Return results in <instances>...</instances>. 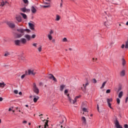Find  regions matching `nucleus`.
<instances>
[{"mask_svg": "<svg viewBox=\"0 0 128 128\" xmlns=\"http://www.w3.org/2000/svg\"><path fill=\"white\" fill-rule=\"evenodd\" d=\"M64 88H66V86L62 84L60 86V92H62L64 90Z\"/></svg>", "mask_w": 128, "mask_h": 128, "instance_id": "nucleus-19", "label": "nucleus"}, {"mask_svg": "<svg viewBox=\"0 0 128 128\" xmlns=\"http://www.w3.org/2000/svg\"><path fill=\"white\" fill-rule=\"evenodd\" d=\"M39 86H44V83H42V82H40Z\"/></svg>", "mask_w": 128, "mask_h": 128, "instance_id": "nucleus-46", "label": "nucleus"}, {"mask_svg": "<svg viewBox=\"0 0 128 128\" xmlns=\"http://www.w3.org/2000/svg\"><path fill=\"white\" fill-rule=\"evenodd\" d=\"M28 26L30 30H34V25L33 24L28 23Z\"/></svg>", "mask_w": 128, "mask_h": 128, "instance_id": "nucleus-9", "label": "nucleus"}, {"mask_svg": "<svg viewBox=\"0 0 128 128\" xmlns=\"http://www.w3.org/2000/svg\"><path fill=\"white\" fill-rule=\"evenodd\" d=\"M98 81H96V78H94L92 80V82L93 84H96Z\"/></svg>", "mask_w": 128, "mask_h": 128, "instance_id": "nucleus-32", "label": "nucleus"}, {"mask_svg": "<svg viewBox=\"0 0 128 128\" xmlns=\"http://www.w3.org/2000/svg\"><path fill=\"white\" fill-rule=\"evenodd\" d=\"M48 120H46V122L44 123V128H46L47 127H48Z\"/></svg>", "mask_w": 128, "mask_h": 128, "instance_id": "nucleus-20", "label": "nucleus"}, {"mask_svg": "<svg viewBox=\"0 0 128 128\" xmlns=\"http://www.w3.org/2000/svg\"><path fill=\"white\" fill-rule=\"evenodd\" d=\"M4 98H2L0 97V102H2Z\"/></svg>", "mask_w": 128, "mask_h": 128, "instance_id": "nucleus-56", "label": "nucleus"}, {"mask_svg": "<svg viewBox=\"0 0 128 128\" xmlns=\"http://www.w3.org/2000/svg\"><path fill=\"white\" fill-rule=\"evenodd\" d=\"M126 60H124V58H122V66H124V64H126Z\"/></svg>", "mask_w": 128, "mask_h": 128, "instance_id": "nucleus-27", "label": "nucleus"}, {"mask_svg": "<svg viewBox=\"0 0 128 128\" xmlns=\"http://www.w3.org/2000/svg\"><path fill=\"white\" fill-rule=\"evenodd\" d=\"M54 34V31L52 30H50L49 34H50V36H51V34Z\"/></svg>", "mask_w": 128, "mask_h": 128, "instance_id": "nucleus-47", "label": "nucleus"}, {"mask_svg": "<svg viewBox=\"0 0 128 128\" xmlns=\"http://www.w3.org/2000/svg\"><path fill=\"white\" fill-rule=\"evenodd\" d=\"M112 102V98H107V103H110Z\"/></svg>", "mask_w": 128, "mask_h": 128, "instance_id": "nucleus-29", "label": "nucleus"}, {"mask_svg": "<svg viewBox=\"0 0 128 128\" xmlns=\"http://www.w3.org/2000/svg\"><path fill=\"white\" fill-rule=\"evenodd\" d=\"M4 6V2H3L0 4V6Z\"/></svg>", "mask_w": 128, "mask_h": 128, "instance_id": "nucleus-41", "label": "nucleus"}, {"mask_svg": "<svg viewBox=\"0 0 128 128\" xmlns=\"http://www.w3.org/2000/svg\"><path fill=\"white\" fill-rule=\"evenodd\" d=\"M36 128H42V125H40V126H36Z\"/></svg>", "mask_w": 128, "mask_h": 128, "instance_id": "nucleus-61", "label": "nucleus"}, {"mask_svg": "<svg viewBox=\"0 0 128 128\" xmlns=\"http://www.w3.org/2000/svg\"><path fill=\"white\" fill-rule=\"evenodd\" d=\"M20 14H21V16H22L23 18H24V20H26V18H28V16H26V14H24V13H20Z\"/></svg>", "mask_w": 128, "mask_h": 128, "instance_id": "nucleus-16", "label": "nucleus"}, {"mask_svg": "<svg viewBox=\"0 0 128 128\" xmlns=\"http://www.w3.org/2000/svg\"><path fill=\"white\" fill-rule=\"evenodd\" d=\"M126 75V70H122L120 73V76H124Z\"/></svg>", "mask_w": 128, "mask_h": 128, "instance_id": "nucleus-17", "label": "nucleus"}, {"mask_svg": "<svg viewBox=\"0 0 128 128\" xmlns=\"http://www.w3.org/2000/svg\"><path fill=\"white\" fill-rule=\"evenodd\" d=\"M4 2V4H8V2L6 1Z\"/></svg>", "mask_w": 128, "mask_h": 128, "instance_id": "nucleus-63", "label": "nucleus"}, {"mask_svg": "<svg viewBox=\"0 0 128 128\" xmlns=\"http://www.w3.org/2000/svg\"><path fill=\"white\" fill-rule=\"evenodd\" d=\"M110 90H107L106 91V94H110Z\"/></svg>", "mask_w": 128, "mask_h": 128, "instance_id": "nucleus-43", "label": "nucleus"}, {"mask_svg": "<svg viewBox=\"0 0 128 128\" xmlns=\"http://www.w3.org/2000/svg\"><path fill=\"white\" fill-rule=\"evenodd\" d=\"M23 2L24 4H28V0H23Z\"/></svg>", "mask_w": 128, "mask_h": 128, "instance_id": "nucleus-42", "label": "nucleus"}, {"mask_svg": "<svg viewBox=\"0 0 128 128\" xmlns=\"http://www.w3.org/2000/svg\"><path fill=\"white\" fill-rule=\"evenodd\" d=\"M62 42H68V39L64 38L62 39Z\"/></svg>", "mask_w": 128, "mask_h": 128, "instance_id": "nucleus-34", "label": "nucleus"}, {"mask_svg": "<svg viewBox=\"0 0 128 128\" xmlns=\"http://www.w3.org/2000/svg\"><path fill=\"white\" fill-rule=\"evenodd\" d=\"M60 8H62V2L60 4Z\"/></svg>", "mask_w": 128, "mask_h": 128, "instance_id": "nucleus-58", "label": "nucleus"}, {"mask_svg": "<svg viewBox=\"0 0 128 128\" xmlns=\"http://www.w3.org/2000/svg\"><path fill=\"white\" fill-rule=\"evenodd\" d=\"M98 60V58L94 59V58H92V62H96Z\"/></svg>", "mask_w": 128, "mask_h": 128, "instance_id": "nucleus-50", "label": "nucleus"}, {"mask_svg": "<svg viewBox=\"0 0 128 128\" xmlns=\"http://www.w3.org/2000/svg\"><path fill=\"white\" fill-rule=\"evenodd\" d=\"M17 31L18 32H20V34H16V38H22L24 34V32H30V30L29 29H22V28H19L17 29Z\"/></svg>", "mask_w": 128, "mask_h": 128, "instance_id": "nucleus-1", "label": "nucleus"}, {"mask_svg": "<svg viewBox=\"0 0 128 128\" xmlns=\"http://www.w3.org/2000/svg\"><path fill=\"white\" fill-rule=\"evenodd\" d=\"M38 50L40 52H42V46H40V47H39L38 48Z\"/></svg>", "mask_w": 128, "mask_h": 128, "instance_id": "nucleus-40", "label": "nucleus"}, {"mask_svg": "<svg viewBox=\"0 0 128 128\" xmlns=\"http://www.w3.org/2000/svg\"><path fill=\"white\" fill-rule=\"evenodd\" d=\"M97 110L98 112H100V106H98V104H97Z\"/></svg>", "mask_w": 128, "mask_h": 128, "instance_id": "nucleus-53", "label": "nucleus"}, {"mask_svg": "<svg viewBox=\"0 0 128 128\" xmlns=\"http://www.w3.org/2000/svg\"><path fill=\"white\" fill-rule=\"evenodd\" d=\"M67 96H68V100H69V101L70 102H72V99L70 98V94H68V95H67Z\"/></svg>", "mask_w": 128, "mask_h": 128, "instance_id": "nucleus-33", "label": "nucleus"}, {"mask_svg": "<svg viewBox=\"0 0 128 128\" xmlns=\"http://www.w3.org/2000/svg\"><path fill=\"white\" fill-rule=\"evenodd\" d=\"M48 78H50V80H52L55 82H58L56 78V77H54V76L52 74H49Z\"/></svg>", "mask_w": 128, "mask_h": 128, "instance_id": "nucleus-4", "label": "nucleus"}, {"mask_svg": "<svg viewBox=\"0 0 128 128\" xmlns=\"http://www.w3.org/2000/svg\"><path fill=\"white\" fill-rule=\"evenodd\" d=\"M26 76V74H24L23 75H22V76H21V78H22V80H24V76Z\"/></svg>", "mask_w": 128, "mask_h": 128, "instance_id": "nucleus-38", "label": "nucleus"}, {"mask_svg": "<svg viewBox=\"0 0 128 128\" xmlns=\"http://www.w3.org/2000/svg\"><path fill=\"white\" fill-rule=\"evenodd\" d=\"M120 90H122V87H119L118 88V92H120Z\"/></svg>", "mask_w": 128, "mask_h": 128, "instance_id": "nucleus-52", "label": "nucleus"}, {"mask_svg": "<svg viewBox=\"0 0 128 128\" xmlns=\"http://www.w3.org/2000/svg\"><path fill=\"white\" fill-rule=\"evenodd\" d=\"M10 52H5V54H4V56H10Z\"/></svg>", "mask_w": 128, "mask_h": 128, "instance_id": "nucleus-30", "label": "nucleus"}, {"mask_svg": "<svg viewBox=\"0 0 128 128\" xmlns=\"http://www.w3.org/2000/svg\"><path fill=\"white\" fill-rule=\"evenodd\" d=\"M19 94L20 95V96H22V92H19Z\"/></svg>", "mask_w": 128, "mask_h": 128, "instance_id": "nucleus-62", "label": "nucleus"}, {"mask_svg": "<svg viewBox=\"0 0 128 128\" xmlns=\"http://www.w3.org/2000/svg\"><path fill=\"white\" fill-rule=\"evenodd\" d=\"M20 43L22 44H26L27 40L26 39L24 38H22L20 40Z\"/></svg>", "mask_w": 128, "mask_h": 128, "instance_id": "nucleus-8", "label": "nucleus"}, {"mask_svg": "<svg viewBox=\"0 0 128 128\" xmlns=\"http://www.w3.org/2000/svg\"><path fill=\"white\" fill-rule=\"evenodd\" d=\"M48 38L50 40H52V35L48 34Z\"/></svg>", "mask_w": 128, "mask_h": 128, "instance_id": "nucleus-31", "label": "nucleus"}, {"mask_svg": "<svg viewBox=\"0 0 128 128\" xmlns=\"http://www.w3.org/2000/svg\"><path fill=\"white\" fill-rule=\"evenodd\" d=\"M8 26H10V28H16V25L14 24L12 22H8Z\"/></svg>", "mask_w": 128, "mask_h": 128, "instance_id": "nucleus-7", "label": "nucleus"}, {"mask_svg": "<svg viewBox=\"0 0 128 128\" xmlns=\"http://www.w3.org/2000/svg\"><path fill=\"white\" fill-rule=\"evenodd\" d=\"M84 88H82V87L81 88V89L84 92H86V86H88V83H86L85 86L84 84H83Z\"/></svg>", "mask_w": 128, "mask_h": 128, "instance_id": "nucleus-18", "label": "nucleus"}, {"mask_svg": "<svg viewBox=\"0 0 128 128\" xmlns=\"http://www.w3.org/2000/svg\"><path fill=\"white\" fill-rule=\"evenodd\" d=\"M124 128H128V124H125L124 125Z\"/></svg>", "mask_w": 128, "mask_h": 128, "instance_id": "nucleus-51", "label": "nucleus"}, {"mask_svg": "<svg viewBox=\"0 0 128 128\" xmlns=\"http://www.w3.org/2000/svg\"><path fill=\"white\" fill-rule=\"evenodd\" d=\"M106 81H105L102 84V86L100 88L102 90V88H104V86H106Z\"/></svg>", "mask_w": 128, "mask_h": 128, "instance_id": "nucleus-24", "label": "nucleus"}, {"mask_svg": "<svg viewBox=\"0 0 128 128\" xmlns=\"http://www.w3.org/2000/svg\"><path fill=\"white\" fill-rule=\"evenodd\" d=\"M68 90H64V94H68Z\"/></svg>", "mask_w": 128, "mask_h": 128, "instance_id": "nucleus-49", "label": "nucleus"}, {"mask_svg": "<svg viewBox=\"0 0 128 128\" xmlns=\"http://www.w3.org/2000/svg\"><path fill=\"white\" fill-rule=\"evenodd\" d=\"M60 20V16L59 15H58V14L56 15V20L57 22H58Z\"/></svg>", "mask_w": 128, "mask_h": 128, "instance_id": "nucleus-25", "label": "nucleus"}, {"mask_svg": "<svg viewBox=\"0 0 128 128\" xmlns=\"http://www.w3.org/2000/svg\"><path fill=\"white\" fill-rule=\"evenodd\" d=\"M33 90L36 94H40V90L36 86V83H34L33 84Z\"/></svg>", "mask_w": 128, "mask_h": 128, "instance_id": "nucleus-3", "label": "nucleus"}, {"mask_svg": "<svg viewBox=\"0 0 128 128\" xmlns=\"http://www.w3.org/2000/svg\"><path fill=\"white\" fill-rule=\"evenodd\" d=\"M108 106H109L112 110V104L110 103H108Z\"/></svg>", "mask_w": 128, "mask_h": 128, "instance_id": "nucleus-36", "label": "nucleus"}, {"mask_svg": "<svg viewBox=\"0 0 128 128\" xmlns=\"http://www.w3.org/2000/svg\"><path fill=\"white\" fill-rule=\"evenodd\" d=\"M104 24L105 26H106V24L107 26H110V24H112V20L109 21L107 20V23L106 22H104Z\"/></svg>", "mask_w": 128, "mask_h": 128, "instance_id": "nucleus-14", "label": "nucleus"}, {"mask_svg": "<svg viewBox=\"0 0 128 128\" xmlns=\"http://www.w3.org/2000/svg\"><path fill=\"white\" fill-rule=\"evenodd\" d=\"M124 94V92H120L118 94V98H122V96Z\"/></svg>", "mask_w": 128, "mask_h": 128, "instance_id": "nucleus-23", "label": "nucleus"}, {"mask_svg": "<svg viewBox=\"0 0 128 128\" xmlns=\"http://www.w3.org/2000/svg\"><path fill=\"white\" fill-rule=\"evenodd\" d=\"M15 18L18 22H22V17L20 15L16 14L15 16Z\"/></svg>", "mask_w": 128, "mask_h": 128, "instance_id": "nucleus-5", "label": "nucleus"}, {"mask_svg": "<svg viewBox=\"0 0 128 128\" xmlns=\"http://www.w3.org/2000/svg\"><path fill=\"white\" fill-rule=\"evenodd\" d=\"M12 110L11 108H10L8 109V112H12Z\"/></svg>", "mask_w": 128, "mask_h": 128, "instance_id": "nucleus-64", "label": "nucleus"}, {"mask_svg": "<svg viewBox=\"0 0 128 128\" xmlns=\"http://www.w3.org/2000/svg\"><path fill=\"white\" fill-rule=\"evenodd\" d=\"M24 38L27 39V40H30V38H32V37L30 36L28 34H25L24 36Z\"/></svg>", "mask_w": 128, "mask_h": 128, "instance_id": "nucleus-10", "label": "nucleus"}, {"mask_svg": "<svg viewBox=\"0 0 128 128\" xmlns=\"http://www.w3.org/2000/svg\"><path fill=\"white\" fill-rule=\"evenodd\" d=\"M40 98V97L38 96H37L36 98H34L33 100L34 102H38V100Z\"/></svg>", "mask_w": 128, "mask_h": 128, "instance_id": "nucleus-22", "label": "nucleus"}, {"mask_svg": "<svg viewBox=\"0 0 128 128\" xmlns=\"http://www.w3.org/2000/svg\"><path fill=\"white\" fill-rule=\"evenodd\" d=\"M40 120H42V122H46V120H42V117H40Z\"/></svg>", "mask_w": 128, "mask_h": 128, "instance_id": "nucleus-59", "label": "nucleus"}, {"mask_svg": "<svg viewBox=\"0 0 128 128\" xmlns=\"http://www.w3.org/2000/svg\"><path fill=\"white\" fill-rule=\"evenodd\" d=\"M31 11L33 14H35V12H36V9L34 6H32L31 8Z\"/></svg>", "mask_w": 128, "mask_h": 128, "instance_id": "nucleus-12", "label": "nucleus"}, {"mask_svg": "<svg viewBox=\"0 0 128 128\" xmlns=\"http://www.w3.org/2000/svg\"><path fill=\"white\" fill-rule=\"evenodd\" d=\"M30 12V9H26V12Z\"/></svg>", "mask_w": 128, "mask_h": 128, "instance_id": "nucleus-54", "label": "nucleus"}, {"mask_svg": "<svg viewBox=\"0 0 128 128\" xmlns=\"http://www.w3.org/2000/svg\"><path fill=\"white\" fill-rule=\"evenodd\" d=\"M116 102L118 104H120V100L118 98L116 99Z\"/></svg>", "mask_w": 128, "mask_h": 128, "instance_id": "nucleus-35", "label": "nucleus"}, {"mask_svg": "<svg viewBox=\"0 0 128 128\" xmlns=\"http://www.w3.org/2000/svg\"><path fill=\"white\" fill-rule=\"evenodd\" d=\"M82 124H86V118L84 116H82Z\"/></svg>", "mask_w": 128, "mask_h": 128, "instance_id": "nucleus-13", "label": "nucleus"}, {"mask_svg": "<svg viewBox=\"0 0 128 128\" xmlns=\"http://www.w3.org/2000/svg\"><path fill=\"white\" fill-rule=\"evenodd\" d=\"M20 10H22V12H26V8H22Z\"/></svg>", "mask_w": 128, "mask_h": 128, "instance_id": "nucleus-28", "label": "nucleus"}, {"mask_svg": "<svg viewBox=\"0 0 128 128\" xmlns=\"http://www.w3.org/2000/svg\"><path fill=\"white\" fill-rule=\"evenodd\" d=\"M114 124L116 128H122V126L120 125V122L117 120L114 122Z\"/></svg>", "mask_w": 128, "mask_h": 128, "instance_id": "nucleus-6", "label": "nucleus"}, {"mask_svg": "<svg viewBox=\"0 0 128 128\" xmlns=\"http://www.w3.org/2000/svg\"><path fill=\"white\" fill-rule=\"evenodd\" d=\"M82 110H83V112H88V109H86V108H82Z\"/></svg>", "mask_w": 128, "mask_h": 128, "instance_id": "nucleus-37", "label": "nucleus"}, {"mask_svg": "<svg viewBox=\"0 0 128 128\" xmlns=\"http://www.w3.org/2000/svg\"><path fill=\"white\" fill-rule=\"evenodd\" d=\"M27 122H26V120L23 121V124H26Z\"/></svg>", "mask_w": 128, "mask_h": 128, "instance_id": "nucleus-60", "label": "nucleus"}, {"mask_svg": "<svg viewBox=\"0 0 128 128\" xmlns=\"http://www.w3.org/2000/svg\"><path fill=\"white\" fill-rule=\"evenodd\" d=\"M50 5H48V6H43L42 8H50Z\"/></svg>", "mask_w": 128, "mask_h": 128, "instance_id": "nucleus-39", "label": "nucleus"}, {"mask_svg": "<svg viewBox=\"0 0 128 128\" xmlns=\"http://www.w3.org/2000/svg\"><path fill=\"white\" fill-rule=\"evenodd\" d=\"M19 60H22V62H24V57L20 56L19 58H18Z\"/></svg>", "mask_w": 128, "mask_h": 128, "instance_id": "nucleus-21", "label": "nucleus"}, {"mask_svg": "<svg viewBox=\"0 0 128 128\" xmlns=\"http://www.w3.org/2000/svg\"><path fill=\"white\" fill-rule=\"evenodd\" d=\"M33 46H34L35 48H36V46H38V44L34 43L32 44Z\"/></svg>", "mask_w": 128, "mask_h": 128, "instance_id": "nucleus-45", "label": "nucleus"}, {"mask_svg": "<svg viewBox=\"0 0 128 128\" xmlns=\"http://www.w3.org/2000/svg\"><path fill=\"white\" fill-rule=\"evenodd\" d=\"M36 36V34H34L32 35V38H35Z\"/></svg>", "mask_w": 128, "mask_h": 128, "instance_id": "nucleus-48", "label": "nucleus"}, {"mask_svg": "<svg viewBox=\"0 0 128 128\" xmlns=\"http://www.w3.org/2000/svg\"><path fill=\"white\" fill-rule=\"evenodd\" d=\"M14 44L16 46H20V40H15Z\"/></svg>", "mask_w": 128, "mask_h": 128, "instance_id": "nucleus-11", "label": "nucleus"}, {"mask_svg": "<svg viewBox=\"0 0 128 128\" xmlns=\"http://www.w3.org/2000/svg\"><path fill=\"white\" fill-rule=\"evenodd\" d=\"M124 46H125V45L124 44H122V46H121V48H124Z\"/></svg>", "mask_w": 128, "mask_h": 128, "instance_id": "nucleus-55", "label": "nucleus"}, {"mask_svg": "<svg viewBox=\"0 0 128 128\" xmlns=\"http://www.w3.org/2000/svg\"><path fill=\"white\" fill-rule=\"evenodd\" d=\"M36 74V72H34V70L32 69H30L28 70V72H26V76H35Z\"/></svg>", "mask_w": 128, "mask_h": 128, "instance_id": "nucleus-2", "label": "nucleus"}, {"mask_svg": "<svg viewBox=\"0 0 128 128\" xmlns=\"http://www.w3.org/2000/svg\"><path fill=\"white\" fill-rule=\"evenodd\" d=\"M128 97H126V101H125V102H128Z\"/></svg>", "mask_w": 128, "mask_h": 128, "instance_id": "nucleus-57", "label": "nucleus"}, {"mask_svg": "<svg viewBox=\"0 0 128 128\" xmlns=\"http://www.w3.org/2000/svg\"><path fill=\"white\" fill-rule=\"evenodd\" d=\"M14 93H15L16 94H18V90H14Z\"/></svg>", "mask_w": 128, "mask_h": 128, "instance_id": "nucleus-44", "label": "nucleus"}, {"mask_svg": "<svg viewBox=\"0 0 128 128\" xmlns=\"http://www.w3.org/2000/svg\"><path fill=\"white\" fill-rule=\"evenodd\" d=\"M4 86H6L4 82L0 83V88H4Z\"/></svg>", "mask_w": 128, "mask_h": 128, "instance_id": "nucleus-26", "label": "nucleus"}, {"mask_svg": "<svg viewBox=\"0 0 128 128\" xmlns=\"http://www.w3.org/2000/svg\"><path fill=\"white\" fill-rule=\"evenodd\" d=\"M80 98V96H76L74 98V99L72 100V103H73L74 104H76V100H78V98Z\"/></svg>", "mask_w": 128, "mask_h": 128, "instance_id": "nucleus-15", "label": "nucleus"}]
</instances>
